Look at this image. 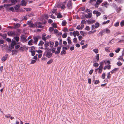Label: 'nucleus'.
<instances>
[{
	"label": "nucleus",
	"instance_id": "obj_1",
	"mask_svg": "<svg viewBox=\"0 0 124 124\" xmlns=\"http://www.w3.org/2000/svg\"><path fill=\"white\" fill-rule=\"evenodd\" d=\"M110 32V31L108 29H105L103 30L99 33L100 35L102 36V35L105 34V33L107 34L109 33Z\"/></svg>",
	"mask_w": 124,
	"mask_h": 124
},
{
	"label": "nucleus",
	"instance_id": "obj_2",
	"mask_svg": "<svg viewBox=\"0 0 124 124\" xmlns=\"http://www.w3.org/2000/svg\"><path fill=\"white\" fill-rule=\"evenodd\" d=\"M27 23L29 25V26L30 28H34L36 27V25L35 23L34 24L33 22L31 21H28Z\"/></svg>",
	"mask_w": 124,
	"mask_h": 124
},
{
	"label": "nucleus",
	"instance_id": "obj_3",
	"mask_svg": "<svg viewBox=\"0 0 124 124\" xmlns=\"http://www.w3.org/2000/svg\"><path fill=\"white\" fill-rule=\"evenodd\" d=\"M52 55V53L48 51H46L43 54V56H46L48 58H50Z\"/></svg>",
	"mask_w": 124,
	"mask_h": 124
},
{
	"label": "nucleus",
	"instance_id": "obj_4",
	"mask_svg": "<svg viewBox=\"0 0 124 124\" xmlns=\"http://www.w3.org/2000/svg\"><path fill=\"white\" fill-rule=\"evenodd\" d=\"M100 65L98 68L97 69V70L98 69L99 70V71L98 72V73H101L102 71V69L103 68V64H102V62H101L100 63Z\"/></svg>",
	"mask_w": 124,
	"mask_h": 124
},
{
	"label": "nucleus",
	"instance_id": "obj_5",
	"mask_svg": "<svg viewBox=\"0 0 124 124\" xmlns=\"http://www.w3.org/2000/svg\"><path fill=\"white\" fill-rule=\"evenodd\" d=\"M16 42L15 40H12L11 44L9 46L11 47L12 49H13L14 48V46H16Z\"/></svg>",
	"mask_w": 124,
	"mask_h": 124
},
{
	"label": "nucleus",
	"instance_id": "obj_6",
	"mask_svg": "<svg viewBox=\"0 0 124 124\" xmlns=\"http://www.w3.org/2000/svg\"><path fill=\"white\" fill-rule=\"evenodd\" d=\"M8 35L9 36H15L16 34V32L15 31H9L7 33Z\"/></svg>",
	"mask_w": 124,
	"mask_h": 124
},
{
	"label": "nucleus",
	"instance_id": "obj_7",
	"mask_svg": "<svg viewBox=\"0 0 124 124\" xmlns=\"http://www.w3.org/2000/svg\"><path fill=\"white\" fill-rule=\"evenodd\" d=\"M67 7L69 9H71L72 8V4L71 1H68L67 4Z\"/></svg>",
	"mask_w": 124,
	"mask_h": 124
},
{
	"label": "nucleus",
	"instance_id": "obj_8",
	"mask_svg": "<svg viewBox=\"0 0 124 124\" xmlns=\"http://www.w3.org/2000/svg\"><path fill=\"white\" fill-rule=\"evenodd\" d=\"M87 22L88 23L92 24L93 23L95 22V20H93L92 19H89L87 21Z\"/></svg>",
	"mask_w": 124,
	"mask_h": 124
},
{
	"label": "nucleus",
	"instance_id": "obj_9",
	"mask_svg": "<svg viewBox=\"0 0 124 124\" xmlns=\"http://www.w3.org/2000/svg\"><path fill=\"white\" fill-rule=\"evenodd\" d=\"M27 4V2L25 1L24 0H22L21 2V4L22 6H25Z\"/></svg>",
	"mask_w": 124,
	"mask_h": 124
},
{
	"label": "nucleus",
	"instance_id": "obj_10",
	"mask_svg": "<svg viewBox=\"0 0 124 124\" xmlns=\"http://www.w3.org/2000/svg\"><path fill=\"white\" fill-rule=\"evenodd\" d=\"M119 70L118 68H116L114 69L113 70L111 71L110 72L112 74L116 72V71Z\"/></svg>",
	"mask_w": 124,
	"mask_h": 124
},
{
	"label": "nucleus",
	"instance_id": "obj_11",
	"mask_svg": "<svg viewBox=\"0 0 124 124\" xmlns=\"http://www.w3.org/2000/svg\"><path fill=\"white\" fill-rule=\"evenodd\" d=\"M99 54H97L95 56V59L96 60H95L94 61L95 62H98L99 60Z\"/></svg>",
	"mask_w": 124,
	"mask_h": 124
},
{
	"label": "nucleus",
	"instance_id": "obj_12",
	"mask_svg": "<svg viewBox=\"0 0 124 124\" xmlns=\"http://www.w3.org/2000/svg\"><path fill=\"white\" fill-rule=\"evenodd\" d=\"M92 16V15L91 14L88 13L85 15V17L87 18H90Z\"/></svg>",
	"mask_w": 124,
	"mask_h": 124
},
{
	"label": "nucleus",
	"instance_id": "obj_13",
	"mask_svg": "<svg viewBox=\"0 0 124 124\" xmlns=\"http://www.w3.org/2000/svg\"><path fill=\"white\" fill-rule=\"evenodd\" d=\"M46 21H45L44 22V23H41L39 22H36L35 23V24H36V26H37V25H39L40 24H45L46 23Z\"/></svg>",
	"mask_w": 124,
	"mask_h": 124
},
{
	"label": "nucleus",
	"instance_id": "obj_14",
	"mask_svg": "<svg viewBox=\"0 0 124 124\" xmlns=\"http://www.w3.org/2000/svg\"><path fill=\"white\" fill-rule=\"evenodd\" d=\"M8 55V54H7L5 56H3L1 58L2 61L3 62L5 61L6 60Z\"/></svg>",
	"mask_w": 124,
	"mask_h": 124
},
{
	"label": "nucleus",
	"instance_id": "obj_15",
	"mask_svg": "<svg viewBox=\"0 0 124 124\" xmlns=\"http://www.w3.org/2000/svg\"><path fill=\"white\" fill-rule=\"evenodd\" d=\"M33 42V40L32 39H31L28 42V44L30 46L33 45L32 43Z\"/></svg>",
	"mask_w": 124,
	"mask_h": 124
},
{
	"label": "nucleus",
	"instance_id": "obj_16",
	"mask_svg": "<svg viewBox=\"0 0 124 124\" xmlns=\"http://www.w3.org/2000/svg\"><path fill=\"white\" fill-rule=\"evenodd\" d=\"M33 39H34V41H33V42H34V44H36L38 40V38H36V37H33Z\"/></svg>",
	"mask_w": 124,
	"mask_h": 124
},
{
	"label": "nucleus",
	"instance_id": "obj_17",
	"mask_svg": "<svg viewBox=\"0 0 124 124\" xmlns=\"http://www.w3.org/2000/svg\"><path fill=\"white\" fill-rule=\"evenodd\" d=\"M44 20H46L48 17V15L47 14H45L43 16Z\"/></svg>",
	"mask_w": 124,
	"mask_h": 124
},
{
	"label": "nucleus",
	"instance_id": "obj_18",
	"mask_svg": "<svg viewBox=\"0 0 124 124\" xmlns=\"http://www.w3.org/2000/svg\"><path fill=\"white\" fill-rule=\"evenodd\" d=\"M57 17L59 18H60L62 17V16L61 15V13H59L57 14Z\"/></svg>",
	"mask_w": 124,
	"mask_h": 124
},
{
	"label": "nucleus",
	"instance_id": "obj_19",
	"mask_svg": "<svg viewBox=\"0 0 124 124\" xmlns=\"http://www.w3.org/2000/svg\"><path fill=\"white\" fill-rule=\"evenodd\" d=\"M20 7V5H17L14 7V8L16 10H17L19 9Z\"/></svg>",
	"mask_w": 124,
	"mask_h": 124
},
{
	"label": "nucleus",
	"instance_id": "obj_20",
	"mask_svg": "<svg viewBox=\"0 0 124 124\" xmlns=\"http://www.w3.org/2000/svg\"><path fill=\"white\" fill-rule=\"evenodd\" d=\"M17 52V51L16 50H13L12 51V54L13 55L14 54H16Z\"/></svg>",
	"mask_w": 124,
	"mask_h": 124
},
{
	"label": "nucleus",
	"instance_id": "obj_21",
	"mask_svg": "<svg viewBox=\"0 0 124 124\" xmlns=\"http://www.w3.org/2000/svg\"><path fill=\"white\" fill-rule=\"evenodd\" d=\"M20 26V24L18 23H17L14 26V27H12V28H18Z\"/></svg>",
	"mask_w": 124,
	"mask_h": 124
},
{
	"label": "nucleus",
	"instance_id": "obj_22",
	"mask_svg": "<svg viewBox=\"0 0 124 124\" xmlns=\"http://www.w3.org/2000/svg\"><path fill=\"white\" fill-rule=\"evenodd\" d=\"M67 24L66 21L65 20H63L62 23V26H65Z\"/></svg>",
	"mask_w": 124,
	"mask_h": 124
},
{
	"label": "nucleus",
	"instance_id": "obj_23",
	"mask_svg": "<svg viewBox=\"0 0 124 124\" xmlns=\"http://www.w3.org/2000/svg\"><path fill=\"white\" fill-rule=\"evenodd\" d=\"M70 39V37H68L67 40L68 44H70L71 43V41Z\"/></svg>",
	"mask_w": 124,
	"mask_h": 124
},
{
	"label": "nucleus",
	"instance_id": "obj_24",
	"mask_svg": "<svg viewBox=\"0 0 124 124\" xmlns=\"http://www.w3.org/2000/svg\"><path fill=\"white\" fill-rule=\"evenodd\" d=\"M53 62V59H50L47 62V64H51Z\"/></svg>",
	"mask_w": 124,
	"mask_h": 124
},
{
	"label": "nucleus",
	"instance_id": "obj_25",
	"mask_svg": "<svg viewBox=\"0 0 124 124\" xmlns=\"http://www.w3.org/2000/svg\"><path fill=\"white\" fill-rule=\"evenodd\" d=\"M61 8L62 9H64L65 8V5L62 4L61 5Z\"/></svg>",
	"mask_w": 124,
	"mask_h": 124
},
{
	"label": "nucleus",
	"instance_id": "obj_26",
	"mask_svg": "<svg viewBox=\"0 0 124 124\" xmlns=\"http://www.w3.org/2000/svg\"><path fill=\"white\" fill-rule=\"evenodd\" d=\"M44 43V42H43V41H40L39 42V43L38 44V45L42 46L43 45Z\"/></svg>",
	"mask_w": 124,
	"mask_h": 124
},
{
	"label": "nucleus",
	"instance_id": "obj_27",
	"mask_svg": "<svg viewBox=\"0 0 124 124\" xmlns=\"http://www.w3.org/2000/svg\"><path fill=\"white\" fill-rule=\"evenodd\" d=\"M123 54H122V56H119V58H118L117 60H122L123 58Z\"/></svg>",
	"mask_w": 124,
	"mask_h": 124
},
{
	"label": "nucleus",
	"instance_id": "obj_28",
	"mask_svg": "<svg viewBox=\"0 0 124 124\" xmlns=\"http://www.w3.org/2000/svg\"><path fill=\"white\" fill-rule=\"evenodd\" d=\"M111 6L114 8H116L117 7V5L115 3H112L111 4Z\"/></svg>",
	"mask_w": 124,
	"mask_h": 124
},
{
	"label": "nucleus",
	"instance_id": "obj_29",
	"mask_svg": "<svg viewBox=\"0 0 124 124\" xmlns=\"http://www.w3.org/2000/svg\"><path fill=\"white\" fill-rule=\"evenodd\" d=\"M93 50L96 54H97L98 52V50L97 49H94Z\"/></svg>",
	"mask_w": 124,
	"mask_h": 124
},
{
	"label": "nucleus",
	"instance_id": "obj_30",
	"mask_svg": "<svg viewBox=\"0 0 124 124\" xmlns=\"http://www.w3.org/2000/svg\"><path fill=\"white\" fill-rule=\"evenodd\" d=\"M52 26L55 28H56L57 26V25L54 23H52Z\"/></svg>",
	"mask_w": 124,
	"mask_h": 124
},
{
	"label": "nucleus",
	"instance_id": "obj_31",
	"mask_svg": "<svg viewBox=\"0 0 124 124\" xmlns=\"http://www.w3.org/2000/svg\"><path fill=\"white\" fill-rule=\"evenodd\" d=\"M49 43L48 42H46L44 44V46L45 47H47L49 46Z\"/></svg>",
	"mask_w": 124,
	"mask_h": 124
},
{
	"label": "nucleus",
	"instance_id": "obj_32",
	"mask_svg": "<svg viewBox=\"0 0 124 124\" xmlns=\"http://www.w3.org/2000/svg\"><path fill=\"white\" fill-rule=\"evenodd\" d=\"M54 43L53 42H51L50 43V46L51 47H52L53 46Z\"/></svg>",
	"mask_w": 124,
	"mask_h": 124
},
{
	"label": "nucleus",
	"instance_id": "obj_33",
	"mask_svg": "<svg viewBox=\"0 0 124 124\" xmlns=\"http://www.w3.org/2000/svg\"><path fill=\"white\" fill-rule=\"evenodd\" d=\"M36 28H42L44 27V26L41 25H37V26H36Z\"/></svg>",
	"mask_w": 124,
	"mask_h": 124
},
{
	"label": "nucleus",
	"instance_id": "obj_34",
	"mask_svg": "<svg viewBox=\"0 0 124 124\" xmlns=\"http://www.w3.org/2000/svg\"><path fill=\"white\" fill-rule=\"evenodd\" d=\"M109 22L110 20H108L107 21H104L102 23V24H106L108 23Z\"/></svg>",
	"mask_w": 124,
	"mask_h": 124
},
{
	"label": "nucleus",
	"instance_id": "obj_35",
	"mask_svg": "<svg viewBox=\"0 0 124 124\" xmlns=\"http://www.w3.org/2000/svg\"><path fill=\"white\" fill-rule=\"evenodd\" d=\"M110 74V72H109L108 73V75L107 76V78L109 79L111 77Z\"/></svg>",
	"mask_w": 124,
	"mask_h": 124
},
{
	"label": "nucleus",
	"instance_id": "obj_36",
	"mask_svg": "<svg viewBox=\"0 0 124 124\" xmlns=\"http://www.w3.org/2000/svg\"><path fill=\"white\" fill-rule=\"evenodd\" d=\"M102 1V0H97L96 2V3L100 4L101 3Z\"/></svg>",
	"mask_w": 124,
	"mask_h": 124
},
{
	"label": "nucleus",
	"instance_id": "obj_37",
	"mask_svg": "<svg viewBox=\"0 0 124 124\" xmlns=\"http://www.w3.org/2000/svg\"><path fill=\"white\" fill-rule=\"evenodd\" d=\"M95 26L96 27V28H97L99 26V24L98 23H95Z\"/></svg>",
	"mask_w": 124,
	"mask_h": 124
},
{
	"label": "nucleus",
	"instance_id": "obj_38",
	"mask_svg": "<svg viewBox=\"0 0 124 124\" xmlns=\"http://www.w3.org/2000/svg\"><path fill=\"white\" fill-rule=\"evenodd\" d=\"M57 11V9H54L52 10L51 12V13L53 14L54 13H55Z\"/></svg>",
	"mask_w": 124,
	"mask_h": 124
},
{
	"label": "nucleus",
	"instance_id": "obj_39",
	"mask_svg": "<svg viewBox=\"0 0 124 124\" xmlns=\"http://www.w3.org/2000/svg\"><path fill=\"white\" fill-rule=\"evenodd\" d=\"M99 65V64L97 63H95L93 64L94 66L97 67Z\"/></svg>",
	"mask_w": 124,
	"mask_h": 124
},
{
	"label": "nucleus",
	"instance_id": "obj_40",
	"mask_svg": "<svg viewBox=\"0 0 124 124\" xmlns=\"http://www.w3.org/2000/svg\"><path fill=\"white\" fill-rule=\"evenodd\" d=\"M66 53V52L64 50H63L61 52L60 54L61 55H62L63 54H65Z\"/></svg>",
	"mask_w": 124,
	"mask_h": 124
},
{
	"label": "nucleus",
	"instance_id": "obj_41",
	"mask_svg": "<svg viewBox=\"0 0 124 124\" xmlns=\"http://www.w3.org/2000/svg\"><path fill=\"white\" fill-rule=\"evenodd\" d=\"M120 25L121 27H123L124 25V22L123 20H122L120 23Z\"/></svg>",
	"mask_w": 124,
	"mask_h": 124
},
{
	"label": "nucleus",
	"instance_id": "obj_42",
	"mask_svg": "<svg viewBox=\"0 0 124 124\" xmlns=\"http://www.w3.org/2000/svg\"><path fill=\"white\" fill-rule=\"evenodd\" d=\"M54 30V28L53 27H50L49 29V31H52Z\"/></svg>",
	"mask_w": 124,
	"mask_h": 124
},
{
	"label": "nucleus",
	"instance_id": "obj_43",
	"mask_svg": "<svg viewBox=\"0 0 124 124\" xmlns=\"http://www.w3.org/2000/svg\"><path fill=\"white\" fill-rule=\"evenodd\" d=\"M119 22H117L116 23L114 24V25L115 27H117L119 25Z\"/></svg>",
	"mask_w": 124,
	"mask_h": 124
},
{
	"label": "nucleus",
	"instance_id": "obj_44",
	"mask_svg": "<svg viewBox=\"0 0 124 124\" xmlns=\"http://www.w3.org/2000/svg\"><path fill=\"white\" fill-rule=\"evenodd\" d=\"M51 13V15H49L50 17L52 18L53 19H55V17L54 16L53 14H52V13Z\"/></svg>",
	"mask_w": 124,
	"mask_h": 124
},
{
	"label": "nucleus",
	"instance_id": "obj_45",
	"mask_svg": "<svg viewBox=\"0 0 124 124\" xmlns=\"http://www.w3.org/2000/svg\"><path fill=\"white\" fill-rule=\"evenodd\" d=\"M21 38L23 40H25L26 38V37L24 35L21 37Z\"/></svg>",
	"mask_w": 124,
	"mask_h": 124
},
{
	"label": "nucleus",
	"instance_id": "obj_46",
	"mask_svg": "<svg viewBox=\"0 0 124 124\" xmlns=\"http://www.w3.org/2000/svg\"><path fill=\"white\" fill-rule=\"evenodd\" d=\"M85 29L87 31H89L90 30V28L89 26H86L85 28Z\"/></svg>",
	"mask_w": 124,
	"mask_h": 124
},
{
	"label": "nucleus",
	"instance_id": "obj_47",
	"mask_svg": "<svg viewBox=\"0 0 124 124\" xmlns=\"http://www.w3.org/2000/svg\"><path fill=\"white\" fill-rule=\"evenodd\" d=\"M58 42L57 41H56L55 42V47H57L58 45Z\"/></svg>",
	"mask_w": 124,
	"mask_h": 124
},
{
	"label": "nucleus",
	"instance_id": "obj_48",
	"mask_svg": "<svg viewBox=\"0 0 124 124\" xmlns=\"http://www.w3.org/2000/svg\"><path fill=\"white\" fill-rule=\"evenodd\" d=\"M121 32H119L118 31L114 34V35L115 36H116L119 34H121Z\"/></svg>",
	"mask_w": 124,
	"mask_h": 124
},
{
	"label": "nucleus",
	"instance_id": "obj_49",
	"mask_svg": "<svg viewBox=\"0 0 124 124\" xmlns=\"http://www.w3.org/2000/svg\"><path fill=\"white\" fill-rule=\"evenodd\" d=\"M100 82V81L99 80H95V82H94V84H97L98 83H99Z\"/></svg>",
	"mask_w": 124,
	"mask_h": 124
},
{
	"label": "nucleus",
	"instance_id": "obj_50",
	"mask_svg": "<svg viewBox=\"0 0 124 124\" xmlns=\"http://www.w3.org/2000/svg\"><path fill=\"white\" fill-rule=\"evenodd\" d=\"M15 39L18 42L19 40V38L18 37H16L15 38Z\"/></svg>",
	"mask_w": 124,
	"mask_h": 124
},
{
	"label": "nucleus",
	"instance_id": "obj_51",
	"mask_svg": "<svg viewBox=\"0 0 124 124\" xmlns=\"http://www.w3.org/2000/svg\"><path fill=\"white\" fill-rule=\"evenodd\" d=\"M107 18V16L106 15H104L103 16V19L104 20H106Z\"/></svg>",
	"mask_w": 124,
	"mask_h": 124
},
{
	"label": "nucleus",
	"instance_id": "obj_52",
	"mask_svg": "<svg viewBox=\"0 0 124 124\" xmlns=\"http://www.w3.org/2000/svg\"><path fill=\"white\" fill-rule=\"evenodd\" d=\"M92 30H93L94 29H95L96 28V27L94 25H93L92 26Z\"/></svg>",
	"mask_w": 124,
	"mask_h": 124
},
{
	"label": "nucleus",
	"instance_id": "obj_53",
	"mask_svg": "<svg viewBox=\"0 0 124 124\" xmlns=\"http://www.w3.org/2000/svg\"><path fill=\"white\" fill-rule=\"evenodd\" d=\"M3 6H4V7L5 8L6 10H8V6H7V5L6 4H4V5H3Z\"/></svg>",
	"mask_w": 124,
	"mask_h": 124
},
{
	"label": "nucleus",
	"instance_id": "obj_54",
	"mask_svg": "<svg viewBox=\"0 0 124 124\" xmlns=\"http://www.w3.org/2000/svg\"><path fill=\"white\" fill-rule=\"evenodd\" d=\"M105 73H103L102 75V78L103 79H104L105 78Z\"/></svg>",
	"mask_w": 124,
	"mask_h": 124
},
{
	"label": "nucleus",
	"instance_id": "obj_55",
	"mask_svg": "<svg viewBox=\"0 0 124 124\" xmlns=\"http://www.w3.org/2000/svg\"><path fill=\"white\" fill-rule=\"evenodd\" d=\"M117 64L118 66H120L122 65V63L120 62H118L117 63Z\"/></svg>",
	"mask_w": 124,
	"mask_h": 124
},
{
	"label": "nucleus",
	"instance_id": "obj_56",
	"mask_svg": "<svg viewBox=\"0 0 124 124\" xmlns=\"http://www.w3.org/2000/svg\"><path fill=\"white\" fill-rule=\"evenodd\" d=\"M67 37V34L64 33L62 35V37L63 38H65Z\"/></svg>",
	"mask_w": 124,
	"mask_h": 124
},
{
	"label": "nucleus",
	"instance_id": "obj_57",
	"mask_svg": "<svg viewBox=\"0 0 124 124\" xmlns=\"http://www.w3.org/2000/svg\"><path fill=\"white\" fill-rule=\"evenodd\" d=\"M87 46V45H84L82 47V49H83L84 48H86Z\"/></svg>",
	"mask_w": 124,
	"mask_h": 124
},
{
	"label": "nucleus",
	"instance_id": "obj_58",
	"mask_svg": "<svg viewBox=\"0 0 124 124\" xmlns=\"http://www.w3.org/2000/svg\"><path fill=\"white\" fill-rule=\"evenodd\" d=\"M10 2L12 3H15L17 1L16 0H10Z\"/></svg>",
	"mask_w": 124,
	"mask_h": 124
},
{
	"label": "nucleus",
	"instance_id": "obj_59",
	"mask_svg": "<svg viewBox=\"0 0 124 124\" xmlns=\"http://www.w3.org/2000/svg\"><path fill=\"white\" fill-rule=\"evenodd\" d=\"M104 4V6L106 8L107 7L108 5V4L106 2H105Z\"/></svg>",
	"mask_w": 124,
	"mask_h": 124
},
{
	"label": "nucleus",
	"instance_id": "obj_60",
	"mask_svg": "<svg viewBox=\"0 0 124 124\" xmlns=\"http://www.w3.org/2000/svg\"><path fill=\"white\" fill-rule=\"evenodd\" d=\"M31 53L32 56H34L35 54V52L34 51H31Z\"/></svg>",
	"mask_w": 124,
	"mask_h": 124
},
{
	"label": "nucleus",
	"instance_id": "obj_61",
	"mask_svg": "<svg viewBox=\"0 0 124 124\" xmlns=\"http://www.w3.org/2000/svg\"><path fill=\"white\" fill-rule=\"evenodd\" d=\"M7 35L6 34H3L2 35V36L3 37V38L4 39L6 38L7 37Z\"/></svg>",
	"mask_w": 124,
	"mask_h": 124
},
{
	"label": "nucleus",
	"instance_id": "obj_62",
	"mask_svg": "<svg viewBox=\"0 0 124 124\" xmlns=\"http://www.w3.org/2000/svg\"><path fill=\"white\" fill-rule=\"evenodd\" d=\"M114 55V54L113 53H111L109 54V56L111 57H113Z\"/></svg>",
	"mask_w": 124,
	"mask_h": 124
},
{
	"label": "nucleus",
	"instance_id": "obj_63",
	"mask_svg": "<svg viewBox=\"0 0 124 124\" xmlns=\"http://www.w3.org/2000/svg\"><path fill=\"white\" fill-rule=\"evenodd\" d=\"M77 42V39L76 38H75L73 39V42L74 43H76Z\"/></svg>",
	"mask_w": 124,
	"mask_h": 124
},
{
	"label": "nucleus",
	"instance_id": "obj_64",
	"mask_svg": "<svg viewBox=\"0 0 124 124\" xmlns=\"http://www.w3.org/2000/svg\"><path fill=\"white\" fill-rule=\"evenodd\" d=\"M36 62V61L34 60H32L31 61V64H33L35 63Z\"/></svg>",
	"mask_w": 124,
	"mask_h": 124
}]
</instances>
